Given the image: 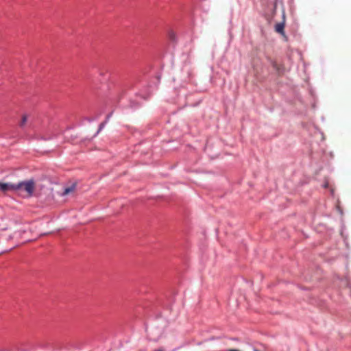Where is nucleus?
Returning <instances> with one entry per match:
<instances>
[{"mask_svg": "<svg viewBox=\"0 0 351 351\" xmlns=\"http://www.w3.org/2000/svg\"><path fill=\"white\" fill-rule=\"evenodd\" d=\"M35 188V182L33 180H29L16 183V191L18 193H25V195L30 197L33 195Z\"/></svg>", "mask_w": 351, "mask_h": 351, "instance_id": "f257e3e1", "label": "nucleus"}, {"mask_svg": "<svg viewBox=\"0 0 351 351\" xmlns=\"http://www.w3.org/2000/svg\"><path fill=\"white\" fill-rule=\"evenodd\" d=\"M269 61L274 69L277 72L278 75H282L285 73V69L282 64L278 63L276 60L271 58H269Z\"/></svg>", "mask_w": 351, "mask_h": 351, "instance_id": "f03ea898", "label": "nucleus"}, {"mask_svg": "<svg viewBox=\"0 0 351 351\" xmlns=\"http://www.w3.org/2000/svg\"><path fill=\"white\" fill-rule=\"evenodd\" d=\"M16 184L14 183H4L0 182V191L5 193L8 191H16Z\"/></svg>", "mask_w": 351, "mask_h": 351, "instance_id": "7ed1b4c3", "label": "nucleus"}, {"mask_svg": "<svg viewBox=\"0 0 351 351\" xmlns=\"http://www.w3.org/2000/svg\"><path fill=\"white\" fill-rule=\"evenodd\" d=\"M285 21H282L281 23H278L275 25V31L279 34H280L282 36H285Z\"/></svg>", "mask_w": 351, "mask_h": 351, "instance_id": "20e7f679", "label": "nucleus"}, {"mask_svg": "<svg viewBox=\"0 0 351 351\" xmlns=\"http://www.w3.org/2000/svg\"><path fill=\"white\" fill-rule=\"evenodd\" d=\"M75 189V184H72L71 186L69 187H66L63 191L62 195H67L71 193H73Z\"/></svg>", "mask_w": 351, "mask_h": 351, "instance_id": "39448f33", "label": "nucleus"}, {"mask_svg": "<svg viewBox=\"0 0 351 351\" xmlns=\"http://www.w3.org/2000/svg\"><path fill=\"white\" fill-rule=\"evenodd\" d=\"M27 121V116L26 114L23 115L21 121L20 122V127L23 128Z\"/></svg>", "mask_w": 351, "mask_h": 351, "instance_id": "423d86ee", "label": "nucleus"}, {"mask_svg": "<svg viewBox=\"0 0 351 351\" xmlns=\"http://www.w3.org/2000/svg\"><path fill=\"white\" fill-rule=\"evenodd\" d=\"M169 36L171 39L174 38L175 34L173 32H169Z\"/></svg>", "mask_w": 351, "mask_h": 351, "instance_id": "0eeeda50", "label": "nucleus"}, {"mask_svg": "<svg viewBox=\"0 0 351 351\" xmlns=\"http://www.w3.org/2000/svg\"><path fill=\"white\" fill-rule=\"evenodd\" d=\"M155 351H166L165 348L160 347L156 349Z\"/></svg>", "mask_w": 351, "mask_h": 351, "instance_id": "6e6552de", "label": "nucleus"}, {"mask_svg": "<svg viewBox=\"0 0 351 351\" xmlns=\"http://www.w3.org/2000/svg\"><path fill=\"white\" fill-rule=\"evenodd\" d=\"M104 125V123H102L101 125H100V127H99V130H101Z\"/></svg>", "mask_w": 351, "mask_h": 351, "instance_id": "1a4fd4ad", "label": "nucleus"}]
</instances>
